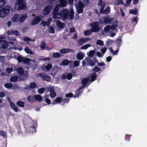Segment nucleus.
<instances>
[{
	"mask_svg": "<svg viewBox=\"0 0 147 147\" xmlns=\"http://www.w3.org/2000/svg\"><path fill=\"white\" fill-rule=\"evenodd\" d=\"M80 62L78 61H75L74 63V67H77L79 65Z\"/></svg>",
	"mask_w": 147,
	"mask_h": 147,
	"instance_id": "3c124183",
	"label": "nucleus"
},
{
	"mask_svg": "<svg viewBox=\"0 0 147 147\" xmlns=\"http://www.w3.org/2000/svg\"><path fill=\"white\" fill-rule=\"evenodd\" d=\"M56 24L57 27L61 29L63 28L65 26V24L64 23H62L60 21L57 20H56Z\"/></svg>",
	"mask_w": 147,
	"mask_h": 147,
	"instance_id": "ddd939ff",
	"label": "nucleus"
},
{
	"mask_svg": "<svg viewBox=\"0 0 147 147\" xmlns=\"http://www.w3.org/2000/svg\"><path fill=\"white\" fill-rule=\"evenodd\" d=\"M100 69V68L97 66H95L93 69V71L94 73H96L99 71Z\"/></svg>",
	"mask_w": 147,
	"mask_h": 147,
	"instance_id": "37998d69",
	"label": "nucleus"
},
{
	"mask_svg": "<svg viewBox=\"0 0 147 147\" xmlns=\"http://www.w3.org/2000/svg\"><path fill=\"white\" fill-rule=\"evenodd\" d=\"M51 9L52 8L51 6L49 5L46 7L43 11L44 14L45 15L48 14L50 12Z\"/></svg>",
	"mask_w": 147,
	"mask_h": 147,
	"instance_id": "dca6fc26",
	"label": "nucleus"
},
{
	"mask_svg": "<svg viewBox=\"0 0 147 147\" xmlns=\"http://www.w3.org/2000/svg\"><path fill=\"white\" fill-rule=\"evenodd\" d=\"M90 38L86 37H82L78 40L77 42L78 44L81 46L82 45L87 41L90 40Z\"/></svg>",
	"mask_w": 147,
	"mask_h": 147,
	"instance_id": "6e6552de",
	"label": "nucleus"
},
{
	"mask_svg": "<svg viewBox=\"0 0 147 147\" xmlns=\"http://www.w3.org/2000/svg\"><path fill=\"white\" fill-rule=\"evenodd\" d=\"M17 71L20 75H23L24 73V71L22 67L18 68L17 69Z\"/></svg>",
	"mask_w": 147,
	"mask_h": 147,
	"instance_id": "473e14b6",
	"label": "nucleus"
},
{
	"mask_svg": "<svg viewBox=\"0 0 147 147\" xmlns=\"http://www.w3.org/2000/svg\"><path fill=\"white\" fill-rule=\"evenodd\" d=\"M116 41L117 44L119 45L118 46L119 47H120V46L122 42V39L120 36L118 37L117 39V40Z\"/></svg>",
	"mask_w": 147,
	"mask_h": 147,
	"instance_id": "2f4dec72",
	"label": "nucleus"
},
{
	"mask_svg": "<svg viewBox=\"0 0 147 147\" xmlns=\"http://www.w3.org/2000/svg\"><path fill=\"white\" fill-rule=\"evenodd\" d=\"M39 76L43 80L47 81H49L51 80L50 78L45 73H41L39 75L37 74V76Z\"/></svg>",
	"mask_w": 147,
	"mask_h": 147,
	"instance_id": "1a4fd4ad",
	"label": "nucleus"
},
{
	"mask_svg": "<svg viewBox=\"0 0 147 147\" xmlns=\"http://www.w3.org/2000/svg\"><path fill=\"white\" fill-rule=\"evenodd\" d=\"M8 47V45L6 43H4L2 45V47L5 49L7 48Z\"/></svg>",
	"mask_w": 147,
	"mask_h": 147,
	"instance_id": "338daca9",
	"label": "nucleus"
},
{
	"mask_svg": "<svg viewBox=\"0 0 147 147\" xmlns=\"http://www.w3.org/2000/svg\"><path fill=\"white\" fill-rule=\"evenodd\" d=\"M16 104L20 107H23L24 106L25 103L23 102L18 101L17 102Z\"/></svg>",
	"mask_w": 147,
	"mask_h": 147,
	"instance_id": "bb28decb",
	"label": "nucleus"
},
{
	"mask_svg": "<svg viewBox=\"0 0 147 147\" xmlns=\"http://www.w3.org/2000/svg\"><path fill=\"white\" fill-rule=\"evenodd\" d=\"M60 6L58 4L56 5V19H58V16L59 15V12L58 13L59 8Z\"/></svg>",
	"mask_w": 147,
	"mask_h": 147,
	"instance_id": "a878e982",
	"label": "nucleus"
},
{
	"mask_svg": "<svg viewBox=\"0 0 147 147\" xmlns=\"http://www.w3.org/2000/svg\"><path fill=\"white\" fill-rule=\"evenodd\" d=\"M88 77L89 78H90V81L91 82H92L96 80L97 78L96 74L95 73L89 74Z\"/></svg>",
	"mask_w": 147,
	"mask_h": 147,
	"instance_id": "9b49d317",
	"label": "nucleus"
},
{
	"mask_svg": "<svg viewBox=\"0 0 147 147\" xmlns=\"http://www.w3.org/2000/svg\"><path fill=\"white\" fill-rule=\"evenodd\" d=\"M69 11L67 9H64L59 12V15L58 19L62 18L63 20H66L67 19L69 16Z\"/></svg>",
	"mask_w": 147,
	"mask_h": 147,
	"instance_id": "f03ea898",
	"label": "nucleus"
},
{
	"mask_svg": "<svg viewBox=\"0 0 147 147\" xmlns=\"http://www.w3.org/2000/svg\"><path fill=\"white\" fill-rule=\"evenodd\" d=\"M23 40L24 41H27L28 42L30 41H32V40L29 37H25L23 39Z\"/></svg>",
	"mask_w": 147,
	"mask_h": 147,
	"instance_id": "4d7b16f0",
	"label": "nucleus"
},
{
	"mask_svg": "<svg viewBox=\"0 0 147 147\" xmlns=\"http://www.w3.org/2000/svg\"><path fill=\"white\" fill-rule=\"evenodd\" d=\"M49 32L50 33H54L55 32L54 29L52 27H51L49 29Z\"/></svg>",
	"mask_w": 147,
	"mask_h": 147,
	"instance_id": "bf43d9fd",
	"label": "nucleus"
},
{
	"mask_svg": "<svg viewBox=\"0 0 147 147\" xmlns=\"http://www.w3.org/2000/svg\"><path fill=\"white\" fill-rule=\"evenodd\" d=\"M38 92L39 94H42L45 90V89L43 88L39 89L38 90Z\"/></svg>",
	"mask_w": 147,
	"mask_h": 147,
	"instance_id": "5fc2aeb1",
	"label": "nucleus"
},
{
	"mask_svg": "<svg viewBox=\"0 0 147 147\" xmlns=\"http://www.w3.org/2000/svg\"><path fill=\"white\" fill-rule=\"evenodd\" d=\"M75 6L77 11L78 14L81 13L83 12L84 8V5L81 0H79L77 2H76Z\"/></svg>",
	"mask_w": 147,
	"mask_h": 147,
	"instance_id": "20e7f679",
	"label": "nucleus"
},
{
	"mask_svg": "<svg viewBox=\"0 0 147 147\" xmlns=\"http://www.w3.org/2000/svg\"><path fill=\"white\" fill-rule=\"evenodd\" d=\"M84 53H78L77 54V59L79 60H81L83 59L84 56Z\"/></svg>",
	"mask_w": 147,
	"mask_h": 147,
	"instance_id": "393cba45",
	"label": "nucleus"
},
{
	"mask_svg": "<svg viewBox=\"0 0 147 147\" xmlns=\"http://www.w3.org/2000/svg\"><path fill=\"white\" fill-rule=\"evenodd\" d=\"M70 63V61L68 59H64L63 60L61 63V65L63 66H66L69 65Z\"/></svg>",
	"mask_w": 147,
	"mask_h": 147,
	"instance_id": "b1692460",
	"label": "nucleus"
},
{
	"mask_svg": "<svg viewBox=\"0 0 147 147\" xmlns=\"http://www.w3.org/2000/svg\"><path fill=\"white\" fill-rule=\"evenodd\" d=\"M5 86L7 88H9L12 87L13 85L11 83H6L5 85Z\"/></svg>",
	"mask_w": 147,
	"mask_h": 147,
	"instance_id": "09e8293b",
	"label": "nucleus"
},
{
	"mask_svg": "<svg viewBox=\"0 0 147 147\" xmlns=\"http://www.w3.org/2000/svg\"><path fill=\"white\" fill-rule=\"evenodd\" d=\"M89 80V78H83L82 79V84L83 85V86H85V87L86 86V84L87 83V82H88Z\"/></svg>",
	"mask_w": 147,
	"mask_h": 147,
	"instance_id": "5701e85b",
	"label": "nucleus"
},
{
	"mask_svg": "<svg viewBox=\"0 0 147 147\" xmlns=\"http://www.w3.org/2000/svg\"><path fill=\"white\" fill-rule=\"evenodd\" d=\"M50 96L52 98H54L55 96V91L54 89H51L50 90Z\"/></svg>",
	"mask_w": 147,
	"mask_h": 147,
	"instance_id": "c85d7f7f",
	"label": "nucleus"
},
{
	"mask_svg": "<svg viewBox=\"0 0 147 147\" xmlns=\"http://www.w3.org/2000/svg\"><path fill=\"white\" fill-rule=\"evenodd\" d=\"M41 20L39 16H37L34 18L32 22V25L36 24L40 22Z\"/></svg>",
	"mask_w": 147,
	"mask_h": 147,
	"instance_id": "f8f14e48",
	"label": "nucleus"
},
{
	"mask_svg": "<svg viewBox=\"0 0 147 147\" xmlns=\"http://www.w3.org/2000/svg\"><path fill=\"white\" fill-rule=\"evenodd\" d=\"M113 18H109L108 16L102 17L100 19V22L101 24H109L110 23L113 21Z\"/></svg>",
	"mask_w": 147,
	"mask_h": 147,
	"instance_id": "0eeeda50",
	"label": "nucleus"
},
{
	"mask_svg": "<svg viewBox=\"0 0 147 147\" xmlns=\"http://www.w3.org/2000/svg\"><path fill=\"white\" fill-rule=\"evenodd\" d=\"M11 106L12 108L16 111L18 112V109L17 106L15 105V104L12 102L10 103Z\"/></svg>",
	"mask_w": 147,
	"mask_h": 147,
	"instance_id": "cd10ccee",
	"label": "nucleus"
},
{
	"mask_svg": "<svg viewBox=\"0 0 147 147\" xmlns=\"http://www.w3.org/2000/svg\"><path fill=\"white\" fill-rule=\"evenodd\" d=\"M92 31L91 30H86L84 32V34L86 36L91 35L92 34Z\"/></svg>",
	"mask_w": 147,
	"mask_h": 147,
	"instance_id": "c756f323",
	"label": "nucleus"
},
{
	"mask_svg": "<svg viewBox=\"0 0 147 147\" xmlns=\"http://www.w3.org/2000/svg\"><path fill=\"white\" fill-rule=\"evenodd\" d=\"M111 29L110 26L109 25H107L104 27V30L106 33L107 32Z\"/></svg>",
	"mask_w": 147,
	"mask_h": 147,
	"instance_id": "ea45409f",
	"label": "nucleus"
},
{
	"mask_svg": "<svg viewBox=\"0 0 147 147\" xmlns=\"http://www.w3.org/2000/svg\"><path fill=\"white\" fill-rule=\"evenodd\" d=\"M85 87V86H82L80 87L76 91V94L74 95V97L75 98L76 97H79L80 94L82 91L80 92V91L82 90Z\"/></svg>",
	"mask_w": 147,
	"mask_h": 147,
	"instance_id": "4468645a",
	"label": "nucleus"
},
{
	"mask_svg": "<svg viewBox=\"0 0 147 147\" xmlns=\"http://www.w3.org/2000/svg\"><path fill=\"white\" fill-rule=\"evenodd\" d=\"M41 24H42V26H45L46 25L49 26L50 25L49 23V22H47V21H45L43 20L41 21Z\"/></svg>",
	"mask_w": 147,
	"mask_h": 147,
	"instance_id": "c03bdc74",
	"label": "nucleus"
},
{
	"mask_svg": "<svg viewBox=\"0 0 147 147\" xmlns=\"http://www.w3.org/2000/svg\"><path fill=\"white\" fill-rule=\"evenodd\" d=\"M69 52L73 53L74 52V51L73 49L69 48H63L60 50V52L61 54L67 53Z\"/></svg>",
	"mask_w": 147,
	"mask_h": 147,
	"instance_id": "9d476101",
	"label": "nucleus"
},
{
	"mask_svg": "<svg viewBox=\"0 0 147 147\" xmlns=\"http://www.w3.org/2000/svg\"><path fill=\"white\" fill-rule=\"evenodd\" d=\"M95 51L94 50L90 51L89 52L88 56L90 57H92L94 54Z\"/></svg>",
	"mask_w": 147,
	"mask_h": 147,
	"instance_id": "a19ab883",
	"label": "nucleus"
},
{
	"mask_svg": "<svg viewBox=\"0 0 147 147\" xmlns=\"http://www.w3.org/2000/svg\"><path fill=\"white\" fill-rule=\"evenodd\" d=\"M118 21H115L113 24L110 26L111 29L113 30H115L118 26Z\"/></svg>",
	"mask_w": 147,
	"mask_h": 147,
	"instance_id": "a211bd4d",
	"label": "nucleus"
},
{
	"mask_svg": "<svg viewBox=\"0 0 147 147\" xmlns=\"http://www.w3.org/2000/svg\"><path fill=\"white\" fill-rule=\"evenodd\" d=\"M40 47L42 50H44L46 47V44L45 42H42L40 44Z\"/></svg>",
	"mask_w": 147,
	"mask_h": 147,
	"instance_id": "49530a36",
	"label": "nucleus"
},
{
	"mask_svg": "<svg viewBox=\"0 0 147 147\" xmlns=\"http://www.w3.org/2000/svg\"><path fill=\"white\" fill-rule=\"evenodd\" d=\"M18 79L17 76H14L11 77L10 78V81L11 82H16Z\"/></svg>",
	"mask_w": 147,
	"mask_h": 147,
	"instance_id": "72a5a7b5",
	"label": "nucleus"
},
{
	"mask_svg": "<svg viewBox=\"0 0 147 147\" xmlns=\"http://www.w3.org/2000/svg\"><path fill=\"white\" fill-rule=\"evenodd\" d=\"M98 7H100L99 13L101 14H107L110 11V7L109 6L107 7L106 9L104 10V8L105 6V4L102 1L100 0L98 4Z\"/></svg>",
	"mask_w": 147,
	"mask_h": 147,
	"instance_id": "f257e3e1",
	"label": "nucleus"
},
{
	"mask_svg": "<svg viewBox=\"0 0 147 147\" xmlns=\"http://www.w3.org/2000/svg\"><path fill=\"white\" fill-rule=\"evenodd\" d=\"M88 62H89V63L88 64H87V65H90L91 66H93L95 64V62H93L92 60L89 61Z\"/></svg>",
	"mask_w": 147,
	"mask_h": 147,
	"instance_id": "de8ad7c7",
	"label": "nucleus"
},
{
	"mask_svg": "<svg viewBox=\"0 0 147 147\" xmlns=\"http://www.w3.org/2000/svg\"><path fill=\"white\" fill-rule=\"evenodd\" d=\"M74 12L73 10H71L69 12V16L70 19H72L74 17Z\"/></svg>",
	"mask_w": 147,
	"mask_h": 147,
	"instance_id": "7c9ffc66",
	"label": "nucleus"
},
{
	"mask_svg": "<svg viewBox=\"0 0 147 147\" xmlns=\"http://www.w3.org/2000/svg\"><path fill=\"white\" fill-rule=\"evenodd\" d=\"M28 100L30 102H34V96H29L27 97Z\"/></svg>",
	"mask_w": 147,
	"mask_h": 147,
	"instance_id": "e433bc0d",
	"label": "nucleus"
},
{
	"mask_svg": "<svg viewBox=\"0 0 147 147\" xmlns=\"http://www.w3.org/2000/svg\"><path fill=\"white\" fill-rule=\"evenodd\" d=\"M73 95H74V94L72 93L71 92H70V93H67V94H66L65 96L66 97L71 98V97H72L73 96Z\"/></svg>",
	"mask_w": 147,
	"mask_h": 147,
	"instance_id": "864d4df0",
	"label": "nucleus"
},
{
	"mask_svg": "<svg viewBox=\"0 0 147 147\" xmlns=\"http://www.w3.org/2000/svg\"><path fill=\"white\" fill-rule=\"evenodd\" d=\"M91 27L90 30L92 32L96 33L100 30V28L99 27V23L98 22H93L90 24Z\"/></svg>",
	"mask_w": 147,
	"mask_h": 147,
	"instance_id": "7ed1b4c3",
	"label": "nucleus"
},
{
	"mask_svg": "<svg viewBox=\"0 0 147 147\" xmlns=\"http://www.w3.org/2000/svg\"><path fill=\"white\" fill-rule=\"evenodd\" d=\"M12 20L13 22H16L19 20V15L18 14H15L12 18Z\"/></svg>",
	"mask_w": 147,
	"mask_h": 147,
	"instance_id": "4be33fe9",
	"label": "nucleus"
},
{
	"mask_svg": "<svg viewBox=\"0 0 147 147\" xmlns=\"http://www.w3.org/2000/svg\"><path fill=\"white\" fill-rule=\"evenodd\" d=\"M7 34L8 35L15 34V35L18 36L19 35V32L17 30H10L8 31Z\"/></svg>",
	"mask_w": 147,
	"mask_h": 147,
	"instance_id": "2eb2a0df",
	"label": "nucleus"
},
{
	"mask_svg": "<svg viewBox=\"0 0 147 147\" xmlns=\"http://www.w3.org/2000/svg\"><path fill=\"white\" fill-rule=\"evenodd\" d=\"M59 5L61 7H64L65 6L67 1L65 0H60Z\"/></svg>",
	"mask_w": 147,
	"mask_h": 147,
	"instance_id": "6ab92c4d",
	"label": "nucleus"
},
{
	"mask_svg": "<svg viewBox=\"0 0 147 147\" xmlns=\"http://www.w3.org/2000/svg\"><path fill=\"white\" fill-rule=\"evenodd\" d=\"M28 72H25L23 76L22 77H20V79L21 80H24L28 78Z\"/></svg>",
	"mask_w": 147,
	"mask_h": 147,
	"instance_id": "412c9836",
	"label": "nucleus"
},
{
	"mask_svg": "<svg viewBox=\"0 0 147 147\" xmlns=\"http://www.w3.org/2000/svg\"><path fill=\"white\" fill-rule=\"evenodd\" d=\"M130 138V136L129 135L126 134L125 137V140L129 141Z\"/></svg>",
	"mask_w": 147,
	"mask_h": 147,
	"instance_id": "69168bd1",
	"label": "nucleus"
},
{
	"mask_svg": "<svg viewBox=\"0 0 147 147\" xmlns=\"http://www.w3.org/2000/svg\"><path fill=\"white\" fill-rule=\"evenodd\" d=\"M131 20L133 22H135V23H137L138 22V17H133L131 18Z\"/></svg>",
	"mask_w": 147,
	"mask_h": 147,
	"instance_id": "680f3d73",
	"label": "nucleus"
},
{
	"mask_svg": "<svg viewBox=\"0 0 147 147\" xmlns=\"http://www.w3.org/2000/svg\"><path fill=\"white\" fill-rule=\"evenodd\" d=\"M109 49H110V51L112 53L113 55H116L118 54L117 53L118 52L119 49H117V50L114 51L113 50L111 47L109 48Z\"/></svg>",
	"mask_w": 147,
	"mask_h": 147,
	"instance_id": "4c0bfd02",
	"label": "nucleus"
},
{
	"mask_svg": "<svg viewBox=\"0 0 147 147\" xmlns=\"http://www.w3.org/2000/svg\"><path fill=\"white\" fill-rule=\"evenodd\" d=\"M11 9L9 6H7L0 10V17L4 18L8 14Z\"/></svg>",
	"mask_w": 147,
	"mask_h": 147,
	"instance_id": "39448f33",
	"label": "nucleus"
},
{
	"mask_svg": "<svg viewBox=\"0 0 147 147\" xmlns=\"http://www.w3.org/2000/svg\"><path fill=\"white\" fill-rule=\"evenodd\" d=\"M24 50L25 52L27 53H30V54H32V52L29 49L28 47L26 48Z\"/></svg>",
	"mask_w": 147,
	"mask_h": 147,
	"instance_id": "603ef678",
	"label": "nucleus"
},
{
	"mask_svg": "<svg viewBox=\"0 0 147 147\" xmlns=\"http://www.w3.org/2000/svg\"><path fill=\"white\" fill-rule=\"evenodd\" d=\"M30 61V59L28 58H26L23 60V61L25 63H27Z\"/></svg>",
	"mask_w": 147,
	"mask_h": 147,
	"instance_id": "e2e57ef3",
	"label": "nucleus"
},
{
	"mask_svg": "<svg viewBox=\"0 0 147 147\" xmlns=\"http://www.w3.org/2000/svg\"><path fill=\"white\" fill-rule=\"evenodd\" d=\"M5 2L3 0H0V8L2 7L5 4Z\"/></svg>",
	"mask_w": 147,
	"mask_h": 147,
	"instance_id": "13d9d810",
	"label": "nucleus"
},
{
	"mask_svg": "<svg viewBox=\"0 0 147 147\" xmlns=\"http://www.w3.org/2000/svg\"><path fill=\"white\" fill-rule=\"evenodd\" d=\"M86 61H88V62L89 61V60L87 59H84V60H83L82 61V65L83 66H85L86 65Z\"/></svg>",
	"mask_w": 147,
	"mask_h": 147,
	"instance_id": "0e129e2a",
	"label": "nucleus"
},
{
	"mask_svg": "<svg viewBox=\"0 0 147 147\" xmlns=\"http://www.w3.org/2000/svg\"><path fill=\"white\" fill-rule=\"evenodd\" d=\"M17 59L19 62H22L23 61V59L21 57H18L17 58Z\"/></svg>",
	"mask_w": 147,
	"mask_h": 147,
	"instance_id": "774afa93",
	"label": "nucleus"
},
{
	"mask_svg": "<svg viewBox=\"0 0 147 147\" xmlns=\"http://www.w3.org/2000/svg\"><path fill=\"white\" fill-rule=\"evenodd\" d=\"M52 66L51 64H49L45 67V69L47 70H49L51 68Z\"/></svg>",
	"mask_w": 147,
	"mask_h": 147,
	"instance_id": "052dcab7",
	"label": "nucleus"
},
{
	"mask_svg": "<svg viewBox=\"0 0 147 147\" xmlns=\"http://www.w3.org/2000/svg\"><path fill=\"white\" fill-rule=\"evenodd\" d=\"M62 100L61 98L60 97H58L56 98V102L57 103L61 102V105H62L63 103Z\"/></svg>",
	"mask_w": 147,
	"mask_h": 147,
	"instance_id": "79ce46f5",
	"label": "nucleus"
},
{
	"mask_svg": "<svg viewBox=\"0 0 147 147\" xmlns=\"http://www.w3.org/2000/svg\"><path fill=\"white\" fill-rule=\"evenodd\" d=\"M27 18V15L24 14L20 15L19 18V21L20 23L23 22Z\"/></svg>",
	"mask_w": 147,
	"mask_h": 147,
	"instance_id": "f3484780",
	"label": "nucleus"
},
{
	"mask_svg": "<svg viewBox=\"0 0 147 147\" xmlns=\"http://www.w3.org/2000/svg\"><path fill=\"white\" fill-rule=\"evenodd\" d=\"M67 79L68 80H70L71 79L72 77V75L70 73H68L67 75Z\"/></svg>",
	"mask_w": 147,
	"mask_h": 147,
	"instance_id": "8fccbe9b",
	"label": "nucleus"
},
{
	"mask_svg": "<svg viewBox=\"0 0 147 147\" xmlns=\"http://www.w3.org/2000/svg\"><path fill=\"white\" fill-rule=\"evenodd\" d=\"M96 44L102 46L103 45V42L101 40H98Z\"/></svg>",
	"mask_w": 147,
	"mask_h": 147,
	"instance_id": "a18cd8bd",
	"label": "nucleus"
},
{
	"mask_svg": "<svg viewBox=\"0 0 147 147\" xmlns=\"http://www.w3.org/2000/svg\"><path fill=\"white\" fill-rule=\"evenodd\" d=\"M26 4L25 2L23 0H18L16 5V8L17 10L26 9Z\"/></svg>",
	"mask_w": 147,
	"mask_h": 147,
	"instance_id": "423d86ee",
	"label": "nucleus"
},
{
	"mask_svg": "<svg viewBox=\"0 0 147 147\" xmlns=\"http://www.w3.org/2000/svg\"><path fill=\"white\" fill-rule=\"evenodd\" d=\"M34 101H37L40 102L42 100V98L40 94H37L34 96Z\"/></svg>",
	"mask_w": 147,
	"mask_h": 147,
	"instance_id": "aec40b11",
	"label": "nucleus"
},
{
	"mask_svg": "<svg viewBox=\"0 0 147 147\" xmlns=\"http://www.w3.org/2000/svg\"><path fill=\"white\" fill-rule=\"evenodd\" d=\"M138 11L137 9H136L134 10L133 9H131L129 11V13L134 15H136L138 13Z\"/></svg>",
	"mask_w": 147,
	"mask_h": 147,
	"instance_id": "c9c22d12",
	"label": "nucleus"
},
{
	"mask_svg": "<svg viewBox=\"0 0 147 147\" xmlns=\"http://www.w3.org/2000/svg\"><path fill=\"white\" fill-rule=\"evenodd\" d=\"M36 84L35 83H32L30 85V87L31 88H34L36 87Z\"/></svg>",
	"mask_w": 147,
	"mask_h": 147,
	"instance_id": "6e6d98bb",
	"label": "nucleus"
},
{
	"mask_svg": "<svg viewBox=\"0 0 147 147\" xmlns=\"http://www.w3.org/2000/svg\"><path fill=\"white\" fill-rule=\"evenodd\" d=\"M70 100L69 98H62V105H63L65 103H68Z\"/></svg>",
	"mask_w": 147,
	"mask_h": 147,
	"instance_id": "58836bf2",
	"label": "nucleus"
},
{
	"mask_svg": "<svg viewBox=\"0 0 147 147\" xmlns=\"http://www.w3.org/2000/svg\"><path fill=\"white\" fill-rule=\"evenodd\" d=\"M91 46V45L90 44H86L82 46L80 49H86L88 47Z\"/></svg>",
	"mask_w": 147,
	"mask_h": 147,
	"instance_id": "f704fd0d",
	"label": "nucleus"
}]
</instances>
